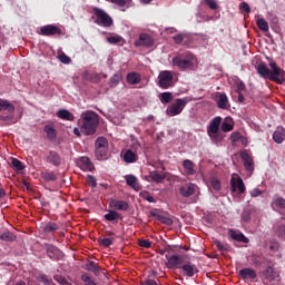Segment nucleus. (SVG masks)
I'll return each mask as SVG.
<instances>
[{"label": "nucleus", "instance_id": "5fc2aeb1", "mask_svg": "<svg viewBox=\"0 0 285 285\" xmlns=\"http://www.w3.org/2000/svg\"><path fill=\"white\" fill-rule=\"evenodd\" d=\"M138 245H139L141 248H151L153 242H150V240H148V239H140V240H138Z\"/></svg>", "mask_w": 285, "mask_h": 285}, {"label": "nucleus", "instance_id": "f03ea898", "mask_svg": "<svg viewBox=\"0 0 285 285\" xmlns=\"http://www.w3.org/2000/svg\"><path fill=\"white\" fill-rule=\"evenodd\" d=\"M195 56L187 51L184 53H178L173 58L171 63L176 66L179 70H188V68H193L195 66Z\"/></svg>", "mask_w": 285, "mask_h": 285}, {"label": "nucleus", "instance_id": "2eb2a0df", "mask_svg": "<svg viewBox=\"0 0 285 285\" xmlns=\"http://www.w3.org/2000/svg\"><path fill=\"white\" fill-rule=\"evenodd\" d=\"M230 186H232L233 193H235L236 190H238L240 195H244V193H246V186L244 185V180L239 176L236 178L232 177Z\"/></svg>", "mask_w": 285, "mask_h": 285}, {"label": "nucleus", "instance_id": "9d476101", "mask_svg": "<svg viewBox=\"0 0 285 285\" xmlns=\"http://www.w3.org/2000/svg\"><path fill=\"white\" fill-rule=\"evenodd\" d=\"M38 35L41 37H63V30L57 24H47L40 28V32H38Z\"/></svg>", "mask_w": 285, "mask_h": 285}, {"label": "nucleus", "instance_id": "423d86ee", "mask_svg": "<svg viewBox=\"0 0 285 285\" xmlns=\"http://www.w3.org/2000/svg\"><path fill=\"white\" fill-rule=\"evenodd\" d=\"M0 112H7V115H0V120L6 124H14V105L8 100H0Z\"/></svg>", "mask_w": 285, "mask_h": 285}, {"label": "nucleus", "instance_id": "4c0bfd02", "mask_svg": "<svg viewBox=\"0 0 285 285\" xmlns=\"http://www.w3.org/2000/svg\"><path fill=\"white\" fill-rule=\"evenodd\" d=\"M85 271H89V273H99L100 268L97 263L90 261L88 264L83 266Z\"/></svg>", "mask_w": 285, "mask_h": 285}, {"label": "nucleus", "instance_id": "6ab92c4d", "mask_svg": "<svg viewBox=\"0 0 285 285\" xmlns=\"http://www.w3.org/2000/svg\"><path fill=\"white\" fill-rule=\"evenodd\" d=\"M110 208H115V210L126 212L130 208V205L126 200L111 199L109 203Z\"/></svg>", "mask_w": 285, "mask_h": 285}, {"label": "nucleus", "instance_id": "ea45409f", "mask_svg": "<svg viewBox=\"0 0 285 285\" xmlns=\"http://www.w3.org/2000/svg\"><path fill=\"white\" fill-rule=\"evenodd\" d=\"M11 168L13 170H23L26 168V166H23V163L17 158H12V161H11Z\"/></svg>", "mask_w": 285, "mask_h": 285}, {"label": "nucleus", "instance_id": "c756f323", "mask_svg": "<svg viewBox=\"0 0 285 285\" xmlns=\"http://www.w3.org/2000/svg\"><path fill=\"white\" fill-rule=\"evenodd\" d=\"M43 132H46L49 141H55L57 139V129H55L52 125H46L43 127Z\"/></svg>", "mask_w": 285, "mask_h": 285}, {"label": "nucleus", "instance_id": "dca6fc26", "mask_svg": "<svg viewBox=\"0 0 285 285\" xmlns=\"http://www.w3.org/2000/svg\"><path fill=\"white\" fill-rule=\"evenodd\" d=\"M46 161L58 168V166H61V156L56 150H49L46 155Z\"/></svg>", "mask_w": 285, "mask_h": 285}, {"label": "nucleus", "instance_id": "6e6d98bb", "mask_svg": "<svg viewBox=\"0 0 285 285\" xmlns=\"http://www.w3.org/2000/svg\"><path fill=\"white\" fill-rule=\"evenodd\" d=\"M55 282H57L60 285H68V279L61 275H55L53 276Z\"/></svg>", "mask_w": 285, "mask_h": 285}, {"label": "nucleus", "instance_id": "3c124183", "mask_svg": "<svg viewBox=\"0 0 285 285\" xmlns=\"http://www.w3.org/2000/svg\"><path fill=\"white\" fill-rule=\"evenodd\" d=\"M214 244H215L216 248H218L220 250V253L228 250V244L224 245L220 240H214Z\"/></svg>", "mask_w": 285, "mask_h": 285}, {"label": "nucleus", "instance_id": "f8f14e48", "mask_svg": "<svg viewBox=\"0 0 285 285\" xmlns=\"http://www.w3.org/2000/svg\"><path fill=\"white\" fill-rule=\"evenodd\" d=\"M178 268L180 269V273L184 277H195V275L199 273L197 265L190 262L183 264L181 266H178Z\"/></svg>", "mask_w": 285, "mask_h": 285}, {"label": "nucleus", "instance_id": "f704fd0d", "mask_svg": "<svg viewBox=\"0 0 285 285\" xmlns=\"http://www.w3.org/2000/svg\"><path fill=\"white\" fill-rule=\"evenodd\" d=\"M263 275L265 279L273 282L275 279V269L273 268V265H267L266 269L263 272Z\"/></svg>", "mask_w": 285, "mask_h": 285}, {"label": "nucleus", "instance_id": "a18cd8bd", "mask_svg": "<svg viewBox=\"0 0 285 285\" xmlns=\"http://www.w3.org/2000/svg\"><path fill=\"white\" fill-rule=\"evenodd\" d=\"M107 41L108 43H111L112 46H115L117 43H121V41H124V38L121 36H110V37H107Z\"/></svg>", "mask_w": 285, "mask_h": 285}, {"label": "nucleus", "instance_id": "20e7f679", "mask_svg": "<svg viewBox=\"0 0 285 285\" xmlns=\"http://www.w3.org/2000/svg\"><path fill=\"white\" fill-rule=\"evenodd\" d=\"M159 88L163 90H168V88H173L175 86V71L163 70L158 75V83Z\"/></svg>", "mask_w": 285, "mask_h": 285}, {"label": "nucleus", "instance_id": "0e129e2a", "mask_svg": "<svg viewBox=\"0 0 285 285\" xmlns=\"http://www.w3.org/2000/svg\"><path fill=\"white\" fill-rule=\"evenodd\" d=\"M240 137H242V134H239V132H233L230 135V139H232L233 144L239 141Z\"/></svg>", "mask_w": 285, "mask_h": 285}, {"label": "nucleus", "instance_id": "58836bf2", "mask_svg": "<svg viewBox=\"0 0 285 285\" xmlns=\"http://www.w3.org/2000/svg\"><path fill=\"white\" fill-rule=\"evenodd\" d=\"M256 26L262 30V32H268V22L264 18L257 19Z\"/></svg>", "mask_w": 285, "mask_h": 285}, {"label": "nucleus", "instance_id": "412c9836", "mask_svg": "<svg viewBox=\"0 0 285 285\" xmlns=\"http://www.w3.org/2000/svg\"><path fill=\"white\" fill-rule=\"evenodd\" d=\"M229 237L234 239V242H240L242 244H248L249 239L242 232H237L235 229L228 230Z\"/></svg>", "mask_w": 285, "mask_h": 285}, {"label": "nucleus", "instance_id": "052dcab7", "mask_svg": "<svg viewBox=\"0 0 285 285\" xmlns=\"http://www.w3.org/2000/svg\"><path fill=\"white\" fill-rule=\"evenodd\" d=\"M87 179H88L87 181H88L89 186H91V188H97V178H95V176L88 175Z\"/></svg>", "mask_w": 285, "mask_h": 285}, {"label": "nucleus", "instance_id": "7c9ffc66", "mask_svg": "<svg viewBox=\"0 0 285 285\" xmlns=\"http://www.w3.org/2000/svg\"><path fill=\"white\" fill-rule=\"evenodd\" d=\"M57 117H59V119H63L65 121H75V115L68 109H60L57 112Z\"/></svg>", "mask_w": 285, "mask_h": 285}, {"label": "nucleus", "instance_id": "4468645a", "mask_svg": "<svg viewBox=\"0 0 285 285\" xmlns=\"http://www.w3.org/2000/svg\"><path fill=\"white\" fill-rule=\"evenodd\" d=\"M136 48H140L141 46L144 48H153L155 46V40H153V37L146 33H141L138 38V40L135 41Z\"/></svg>", "mask_w": 285, "mask_h": 285}, {"label": "nucleus", "instance_id": "0eeeda50", "mask_svg": "<svg viewBox=\"0 0 285 285\" xmlns=\"http://www.w3.org/2000/svg\"><path fill=\"white\" fill-rule=\"evenodd\" d=\"M269 81H274L275 83L282 85L285 82V71L281 67H277V62L271 60L269 61Z\"/></svg>", "mask_w": 285, "mask_h": 285}, {"label": "nucleus", "instance_id": "b1692460", "mask_svg": "<svg viewBox=\"0 0 285 285\" xmlns=\"http://www.w3.org/2000/svg\"><path fill=\"white\" fill-rule=\"evenodd\" d=\"M126 81L129 83V86H137V83H141V75L136 71L128 72Z\"/></svg>", "mask_w": 285, "mask_h": 285}, {"label": "nucleus", "instance_id": "6e6552de", "mask_svg": "<svg viewBox=\"0 0 285 285\" xmlns=\"http://www.w3.org/2000/svg\"><path fill=\"white\" fill-rule=\"evenodd\" d=\"M95 155L98 161L106 159V155H108V139L104 136L98 137L95 142Z\"/></svg>", "mask_w": 285, "mask_h": 285}, {"label": "nucleus", "instance_id": "69168bd1", "mask_svg": "<svg viewBox=\"0 0 285 285\" xmlns=\"http://www.w3.org/2000/svg\"><path fill=\"white\" fill-rule=\"evenodd\" d=\"M240 10L243 11V12H250V6L247 3V2H242L240 3Z\"/></svg>", "mask_w": 285, "mask_h": 285}, {"label": "nucleus", "instance_id": "c03bdc74", "mask_svg": "<svg viewBox=\"0 0 285 285\" xmlns=\"http://www.w3.org/2000/svg\"><path fill=\"white\" fill-rule=\"evenodd\" d=\"M158 222H160V224H165V226H173L174 224L173 218L166 215L158 216Z\"/></svg>", "mask_w": 285, "mask_h": 285}, {"label": "nucleus", "instance_id": "1a4fd4ad", "mask_svg": "<svg viewBox=\"0 0 285 285\" xmlns=\"http://www.w3.org/2000/svg\"><path fill=\"white\" fill-rule=\"evenodd\" d=\"M219 126H222V117H215L210 121L207 128V135L214 140L216 144L217 141H222V136H219Z\"/></svg>", "mask_w": 285, "mask_h": 285}, {"label": "nucleus", "instance_id": "bf43d9fd", "mask_svg": "<svg viewBox=\"0 0 285 285\" xmlns=\"http://www.w3.org/2000/svg\"><path fill=\"white\" fill-rule=\"evenodd\" d=\"M205 6H208L210 10H217V1L215 0H204Z\"/></svg>", "mask_w": 285, "mask_h": 285}, {"label": "nucleus", "instance_id": "5701e85b", "mask_svg": "<svg viewBox=\"0 0 285 285\" xmlns=\"http://www.w3.org/2000/svg\"><path fill=\"white\" fill-rule=\"evenodd\" d=\"M217 107L220 110H228L230 108V102L228 101V96L226 94H218Z\"/></svg>", "mask_w": 285, "mask_h": 285}, {"label": "nucleus", "instance_id": "7ed1b4c3", "mask_svg": "<svg viewBox=\"0 0 285 285\" xmlns=\"http://www.w3.org/2000/svg\"><path fill=\"white\" fill-rule=\"evenodd\" d=\"M193 99L185 97V98H177L171 105L167 107V115L168 117H177V115H181L184 108L190 104Z\"/></svg>", "mask_w": 285, "mask_h": 285}, {"label": "nucleus", "instance_id": "393cba45", "mask_svg": "<svg viewBox=\"0 0 285 285\" xmlns=\"http://www.w3.org/2000/svg\"><path fill=\"white\" fill-rule=\"evenodd\" d=\"M166 259L169 266H174L175 268H179V266L184 264V258L179 255H173V256L166 255Z\"/></svg>", "mask_w": 285, "mask_h": 285}, {"label": "nucleus", "instance_id": "cd10ccee", "mask_svg": "<svg viewBox=\"0 0 285 285\" xmlns=\"http://www.w3.org/2000/svg\"><path fill=\"white\" fill-rule=\"evenodd\" d=\"M256 70L263 79H268L271 76V69L266 66L265 62H261L256 66Z\"/></svg>", "mask_w": 285, "mask_h": 285}, {"label": "nucleus", "instance_id": "4d7b16f0", "mask_svg": "<svg viewBox=\"0 0 285 285\" xmlns=\"http://www.w3.org/2000/svg\"><path fill=\"white\" fill-rule=\"evenodd\" d=\"M242 222H250V210L244 209L240 214Z\"/></svg>", "mask_w": 285, "mask_h": 285}, {"label": "nucleus", "instance_id": "a19ab883", "mask_svg": "<svg viewBox=\"0 0 285 285\" xmlns=\"http://www.w3.org/2000/svg\"><path fill=\"white\" fill-rule=\"evenodd\" d=\"M0 239L2 242H14L17 239V236L12 234L11 232H4L1 236Z\"/></svg>", "mask_w": 285, "mask_h": 285}, {"label": "nucleus", "instance_id": "e2e57ef3", "mask_svg": "<svg viewBox=\"0 0 285 285\" xmlns=\"http://www.w3.org/2000/svg\"><path fill=\"white\" fill-rule=\"evenodd\" d=\"M59 60L61 61V63H70V57H68L66 53H62L59 56Z\"/></svg>", "mask_w": 285, "mask_h": 285}, {"label": "nucleus", "instance_id": "e433bc0d", "mask_svg": "<svg viewBox=\"0 0 285 285\" xmlns=\"http://www.w3.org/2000/svg\"><path fill=\"white\" fill-rule=\"evenodd\" d=\"M159 100L161 104H170L173 101V92L165 91L159 95Z\"/></svg>", "mask_w": 285, "mask_h": 285}, {"label": "nucleus", "instance_id": "f257e3e1", "mask_svg": "<svg viewBox=\"0 0 285 285\" xmlns=\"http://www.w3.org/2000/svg\"><path fill=\"white\" fill-rule=\"evenodd\" d=\"M80 130L86 137H90L97 132L99 128V115L92 110L83 111L78 120Z\"/></svg>", "mask_w": 285, "mask_h": 285}, {"label": "nucleus", "instance_id": "09e8293b", "mask_svg": "<svg viewBox=\"0 0 285 285\" xmlns=\"http://www.w3.org/2000/svg\"><path fill=\"white\" fill-rule=\"evenodd\" d=\"M250 259L256 268L262 266V264H264V262L262 261V256H259V255L254 254L250 256Z\"/></svg>", "mask_w": 285, "mask_h": 285}, {"label": "nucleus", "instance_id": "a211bd4d", "mask_svg": "<svg viewBox=\"0 0 285 285\" xmlns=\"http://www.w3.org/2000/svg\"><path fill=\"white\" fill-rule=\"evenodd\" d=\"M77 166L85 171L92 173V170H95V165L92 164V161H90V158L86 156L79 158Z\"/></svg>", "mask_w": 285, "mask_h": 285}, {"label": "nucleus", "instance_id": "de8ad7c7", "mask_svg": "<svg viewBox=\"0 0 285 285\" xmlns=\"http://www.w3.org/2000/svg\"><path fill=\"white\" fill-rule=\"evenodd\" d=\"M37 281L41 282L43 285H50L52 284V279L48 277L46 274H40L37 276Z\"/></svg>", "mask_w": 285, "mask_h": 285}, {"label": "nucleus", "instance_id": "49530a36", "mask_svg": "<svg viewBox=\"0 0 285 285\" xmlns=\"http://www.w3.org/2000/svg\"><path fill=\"white\" fill-rule=\"evenodd\" d=\"M42 179H45V181H57V175L52 171H47L42 174Z\"/></svg>", "mask_w": 285, "mask_h": 285}, {"label": "nucleus", "instance_id": "f3484780", "mask_svg": "<svg viewBox=\"0 0 285 285\" xmlns=\"http://www.w3.org/2000/svg\"><path fill=\"white\" fill-rule=\"evenodd\" d=\"M196 190H197V185L193 183H187L179 187V194L181 195V197H193Z\"/></svg>", "mask_w": 285, "mask_h": 285}, {"label": "nucleus", "instance_id": "a878e982", "mask_svg": "<svg viewBox=\"0 0 285 285\" xmlns=\"http://www.w3.org/2000/svg\"><path fill=\"white\" fill-rule=\"evenodd\" d=\"M273 140L275 141V144H284L285 128L278 127L273 134Z\"/></svg>", "mask_w": 285, "mask_h": 285}, {"label": "nucleus", "instance_id": "473e14b6", "mask_svg": "<svg viewBox=\"0 0 285 285\" xmlns=\"http://www.w3.org/2000/svg\"><path fill=\"white\" fill-rule=\"evenodd\" d=\"M183 167L185 169V174L190 176V175H195L196 170H195V163H193V160L190 159H186L183 163Z\"/></svg>", "mask_w": 285, "mask_h": 285}, {"label": "nucleus", "instance_id": "ddd939ff", "mask_svg": "<svg viewBox=\"0 0 285 285\" xmlns=\"http://www.w3.org/2000/svg\"><path fill=\"white\" fill-rule=\"evenodd\" d=\"M239 155H240V159L243 160L244 168L248 173H253V170H255V163L253 161V156H250V153L247 149H245L240 151Z\"/></svg>", "mask_w": 285, "mask_h": 285}, {"label": "nucleus", "instance_id": "338daca9", "mask_svg": "<svg viewBox=\"0 0 285 285\" xmlns=\"http://www.w3.org/2000/svg\"><path fill=\"white\" fill-rule=\"evenodd\" d=\"M259 195H262V191L259 188H254L252 191H250V197H259Z\"/></svg>", "mask_w": 285, "mask_h": 285}, {"label": "nucleus", "instance_id": "72a5a7b5", "mask_svg": "<svg viewBox=\"0 0 285 285\" xmlns=\"http://www.w3.org/2000/svg\"><path fill=\"white\" fill-rule=\"evenodd\" d=\"M108 3H114L115 6H118V8H130L132 4V0H105Z\"/></svg>", "mask_w": 285, "mask_h": 285}, {"label": "nucleus", "instance_id": "39448f33", "mask_svg": "<svg viewBox=\"0 0 285 285\" xmlns=\"http://www.w3.org/2000/svg\"><path fill=\"white\" fill-rule=\"evenodd\" d=\"M92 12L96 17L95 23H97L98 26H102L104 28H110L112 26V18L104 9L92 7Z\"/></svg>", "mask_w": 285, "mask_h": 285}, {"label": "nucleus", "instance_id": "864d4df0", "mask_svg": "<svg viewBox=\"0 0 285 285\" xmlns=\"http://www.w3.org/2000/svg\"><path fill=\"white\" fill-rule=\"evenodd\" d=\"M276 235H277V237H279L281 239H284V240H285V225H279V226L276 228Z\"/></svg>", "mask_w": 285, "mask_h": 285}, {"label": "nucleus", "instance_id": "774afa93", "mask_svg": "<svg viewBox=\"0 0 285 285\" xmlns=\"http://www.w3.org/2000/svg\"><path fill=\"white\" fill-rule=\"evenodd\" d=\"M141 285H158L154 279H147L141 283Z\"/></svg>", "mask_w": 285, "mask_h": 285}, {"label": "nucleus", "instance_id": "c85d7f7f", "mask_svg": "<svg viewBox=\"0 0 285 285\" xmlns=\"http://www.w3.org/2000/svg\"><path fill=\"white\" fill-rule=\"evenodd\" d=\"M122 159H124V161H125L126 164H135V163H137V160L139 159V156H138L135 151L128 149V150L124 154Z\"/></svg>", "mask_w": 285, "mask_h": 285}, {"label": "nucleus", "instance_id": "603ef678", "mask_svg": "<svg viewBox=\"0 0 285 285\" xmlns=\"http://www.w3.org/2000/svg\"><path fill=\"white\" fill-rule=\"evenodd\" d=\"M101 246H104L105 248H109V246H112V244H115V238H102L100 240Z\"/></svg>", "mask_w": 285, "mask_h": 285}, {"label": "nucleus", "instance_id": "2f4dec72", "mask_svg": "<svg viewBox=\"0 0 285 285\" xmlns=\"http://www.w3.org/2000/svg\"><path fill=\"white\" fill-rule=\"evenodd\" d=\"M59 224L55 223V222H48L43 225L42 227V232L46 234H52V233H57V230H59Z\"/></svg>", "mask_w": 285, "mask_h": 285}, {"label": "nucleus", "instance_id": "bb28decb", "mask_svg": "<svg viewBox=\"0 0 285 285\" xmlns=\"http://www.w3.org/2000/svg\"><path fill=\"white\" fill-rule=\"evenodd\" d=\"M173 39L178 46H188V43H190V37L185 33L175 35Z\"/></svg>", "mask_w": 285, "mask_h": 285}, {"label": "nucleus", "instance_id": "c9c22d12", "mask_svg": "<svg viewBox=\"0 0 285 285\" xmlns=\"http://www.w3.org/2000/svg\"><path fill=\"white\" fill-rule=\"evenodd\" d=\"M149 177L156 184H161V181H164V179H166V175L159 174L157 170L150 171Z\"/></svg>", "mask_w": 285, "mask_h": 285}, {"label": "nucleus", "instance_id": "aec40b11", "mask_svg": "<svg viewBox=\"0 0 285 285\" xmlns=\"http://www.w3.org/2000/svg\"><path fill=\"white\" fill-rule=\"evenodd\" d=\"M238 275L242 279H255L257 277V272L250 267H245L238 272Z\"/></svg>", "mask_w": 285, "mask_h": 285}, {"label": "nucleus", "instance_id": "13d9d810", "mask_svg": "<svg viewBox=\"0 0 285 285\" xmlns=\"http://www.w3.org/2000/svg\"><path fill=\"white\" fill-rule=\"evenodd\" d=\"M244 90H246V83L242 80L236 81V92H244Z\"/></svg>", "mask_w": 285, "mask_h": 285}, {"label": "nucleus", "instance_id": "4be33fe9", "mask_svg": "<svg viewBox=\"0 0 285 285\" xmlns=\"http://www.w3.org/2000/svg\"><path fill=\"white\" fill-rule=\"evenodd\" d=\"M125 180L129 188H132L136 191L141 190V186L139 185L137 177L135 175H126Z\"/></svg>", "mask_w": 285, "mask_h": 285}, {"label": "nucleus", "instance_id": "8fccbe9b", "mask_svg": "<svg viewBox=\"0 0 285 285\" xmlns=\"http://www.w3.org/2000/svg\"><path fill=\"white\" fill-rule=\"evenodd\" d=\"M273 206L275 207V208H285V199L284 198H282V197H278V198H276L274 202H273Z\"/></svg>", "mask_w": 285, "mask_h": 285}, {"label": "nucleus", "instance_id": "9b49d317", "mask_svg": "<svg viewBox=\"0 0 285 285\" xmlns=\"http://www.w3.org/2000/svg\"><path fill=\"white\" fill-rule=\"evenodd\" d=\"M46 253L47 257L52 262H61V259H63V252L52 244L46 245Z\"/></svg>", "mask_w": 285, "mask_h": 285}, {"label": "nucleus", "instance_id": "680f3d73", "mask_svg": "<svg viewBox=\"0 0 285 285\" xmlns=\"http://www.w3.org/2000/svg\"><path fill=\"white\" fill-rule=\"evenodd\" d=\"M222 130H223V132H230V130H233V125H230L229 122H227V121H224L223 124H222Z\"/></svg>", "mask_w": 285, "mask_h": 285}, {"label": "nucleus", "instance_id": "79ce46f5", "mask_svg": "<svg viewBox=\"0 0 285 285\" xmlns=\"http://www.w3.org/2000/svg\"><path fill=\"white\" fill-rule=\"evenodd\" d=\"M104 217L106 222H117V219H119V213L115 210H109V213L106 214Z\"/></svg>", "mask_w": 285, "mask_h": 285}, {"label": "nucleus", "instance_id": "37998d69", "mask_svg": "<svg viewBox=\"0 0 285 285\" xmlns=\"http://www.w3.org/2000/svg\"><path fill=\"white\" fill-rule=\"evenodd\" d=\"M210 186L214 190H222V181L217 177H210Z\"/></svg>", "mask_w": 285, "mask_h": 285}]
</instances>
